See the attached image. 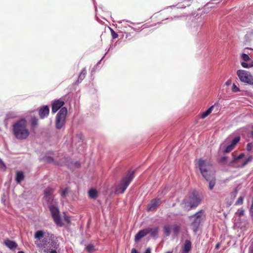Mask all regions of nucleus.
Segmentation results:
<instances>
[{
  "instance_id": "f257e3e1",
  "label": "nucleus",
  "mask_w": 253,
  "mask_h": 253,
  "mask_svg": "<svg viewBox=\"0 0 253 253\" xmlns=\"http://www.w3.org/2000/svg\"><path fill=\"white\" fill-rule=\"evenodd\" d=\"M12 130L14 136L19 140L26 139L30 134L27 121L25 119L15 122L12 126Z\"/></svg>"
},
{
  "instance_id": "f03ea898",
  "label": "nucleus",
  "mask_w": 253,
  "mask_h": 253,
  "mask_svg": "<svg viewBox=\"0 0 253 253\" xmlns=\"http://www.w3.org/2000/svg\"><path fill=\"white\" fill-rule=\"evenodd\" d=\"M197 163L202 176L206 180L209 179V175L214 173L212 170V165L202 158L198 160Z\"/></svg>"
},
{
  "instance_id": "7ed1b4c3",
  "label": "nucleus",
  "mask_w": 253,
  "mask_h": 253,
  "mask_svg": "<svg viewBox=\"0 0 253 253\" xmlns=\"http://www.w3.org/2000/svg\"><path fill=\"white\" fill-rule=\"evenodd\" d=\"M135 171H129L122 179L120 183L116 188V191L123 193L127 188L130 182L132 180L134 177Z\"/></svg>"
},
{
  "instance_id": "20e7f679",
  "label": "nucleus",
  "mask_w": 253,
  "mask_h": 253,
  "mask_svg": "<svg viewBox=\"0 0 253 253\" xmlns=\"http://www.w3.org/2000/svg\"><path fill=\"white\" fill-rule=\"evenodd\" d=\"M67 113V109L66 107H63L57 114L55 117V125L57 129H60L64 127L66 122Z\"/></svg>"
},
{
  "instance_id": "39448f33",
  "label": "nucleus",
  "mask_w": 253,
  "mask_h": 253,
  "mask_svg": "<svg viewBox=\"0 0 253 253\" xmlns=\"http://www.w3.org/2000/svg\"><path fill=\"white\" fill-rule=\"evenodd\" d=\"M245 154L244 153L240 154L238 157H235L231 162V164L236 168H243L250 162L252 159V156L249 157L245 160H242L244 157Z\"/></svg>"
},
{
  "instance_id": "423d86ee",
  "label": "nucleus",
  "mask_w": 253,
  "mask_h": 253,
  "mask_svg": "<svg viewBox=\"0 0 253 253\" xmlns=\"http://www.w3.org/2000/svg\"><path fill=\"white\" fill-rule=\"evenodd\" d=\"M236 74L241 82L253 85V76L250 72L244 70H238Z\"/></svg>"
},
{
  "instance_id": "0eeeda50",
  "label": "nucleus",
  "mask_w": 253,
  "mask_h": 253,
  "mask_svg": "<svg viewBox=\"0 0 253 253\" xmlns=\"http://www.w3.org/2000/svg\"><path fill=\"white\" fill-rule=\"evenodd\" d=\"M52 204H48V207L53 220L57 226L62 227L63 224L60 216L59 210L57 207Z\"/></svg>"
},
{
  "instance_id": "6e6552de",
  "label": "nucleus",
  "mask_w": 253,
  "mask_h": 253,
  "mask_svg": "<svg viewBox=\"0 0 253 253\" xmlns=\"http://www.w3.org/2000/svg\"><path fill=\"white\" fill-rule=\"evenodd\" d=\"M204 214V211L200 210L197 212L195 214L191 216L190 217H193L194 219L191 224L193 231L196 233L198 230L199 226L201 224L202 216Z\"/></svg>"
},
{
  "instance_id": "1a4fd4ad",
  "label": "nucleus",
  "mask_w": 253,
  "mask_h": 253,
  "mask_svg": "<svg viewBox=\"0 0 253 253\" xmlns=\"http://www.w3.org/2000/svg\"><path fill=\"white\" fill-rule=\"evenodd\" d=\"M54 191V189L51 187H47L44 191V200L47 202L48 204L53 203V193Z\"/></svg>"
},
{
  "instance_id": "9d476101",
  "label": "nucleus",
  "mask_w": 253,
  "mask_h": 253,
  "mask_svg": "<svg viewBox=\"0 0 253 253\" xmlns=\"http://www.w3.org/2000/svg\"><path fill=\"white\" fill-rule=\"evenodd\" d=\"M162 203V200L160 198L152 199L150 203L147 206V211H155L156 209L159 207Z\"/></svg>"
},
{
  "instance_id": "9b49d317",
  "label": "nucleus",
  "mask_w": 253,
  "mask_h": 253,
  "mask_svg": "<svg viewBox=\"0 0 253 253\" xmlns=\"http://www.w3.org/2000/svg\"><path fill=\"white\" fill-rule=\"evenodd\" d=\"M65 104V102L62 99L54 100L51 106V111L53 114L56 113L59 109L63 108Z\"/></svg>"
},
{
  "instance_id": "f8f14e48",
  "label": "nucleus",
  "mask_w": 253,
  "mask_h": 253,
  "mask_svg": "<svg viewBox=\"0 0 253 253\" xmlns=\"http://www.w3.org/2000/svg\"><path fill=\"white\" fill-rule=\"evenodd\" d=\"M49 113V109L48 106H43L40 108L39 111V115L41 119L47 117Z\"/></svg>"
},
{
  "instance_id": "ddd939ff",
  "label": "nucleus",
  "mask_w": 253,
  "mask_h": 253,
  "mask_svg": "<svg viewBox=\"0 0 253 253\" xmlns=\"http://www.w3.org/2000/svg\"><path fill=\"white\" fill-rule=\"evenodd\" d=\"M188 199L192 205V207H194V208L197 207L201 202L200 198L197 196L189 197Z\"/></svg>"
},
{
  "instance_id": "4468645a",
  "label": "nucleus",
  "mask_w": 253,
  "mask_h": 253,
  "mask_svg": "<svg viewBox=\"0 0 253 253\" xmlns=\"http://www.w3.org/2000/svg\"><path fill=\"white\" fill-rule=\"evenodd\" d=\"M149 234V230L146 229L140 230L135 236V240L136 241H139L140 239Z\"/></svg>"
},
{
  "instance_id": "2eb2a0df",
  "label": "nucleus",
  "mask_w": 253,
  "mask_h": 253,
  "mask_svg": "<svg viewBox=\"0 0 253 253\" xmlns=\"http://www.w3.org/2000/svg\"><path fill=\"white\" fill-rule=\"evenodd\" d=\"M181 205L182 207L186 211H189L190 210L194 209V207H192V205L188 198L187 199H184Z\"/></svg>"
},
{
  "instance_id": "dca6fc26",
  "label": "nucleus",
  "mask_w": 253,
  "mask_h": 253,
  "mask_svg": "<svg viewBox=\"0 0 253 253\" xmlns=\"http://www.w3.org/2000/svg\"><path fill=\"white\" fill-rule=\"evenodd\" d=\"M210 178L208 180H206L209 181V188L210 190H212L215 185V177L214 175V173L211 174V175H209Z\"/></svg>"
},
{
  "instance_id": "f3484780",
  "label": "nucleus",
  "mask_w": 253,
  "mask_h": 253,
  "mask_svg": "<svg viewBox=\"0 0 253 253\" xmlns=\"http://www.w3.org/2000/svg\"><path fill=\"white\" fill-rule=\"evenodd\" d=\"M4 244L7 247L11 250L14 249L17 247V244L16 242L9 240H6L4 242Z\"/></svg>"
},
{
  "instance_id": "a211bd4d",
  "label": "nucleus",
  "mask_w": 253,
  "mask_h": 253,
  "mask_svg": "<svg viewBox=\"0 0 253 253\" xmlns=\"http://www.w3.org/2000/svg\"><path fill=\"white\" fill-rule=\"evenodd\" d=\"M24 175L23 172L18 171L16 173V181L17 183H20L24 179Z\"/></svg>"
},
{
  "instance_id": "6ab92c4d",
  "label": "nucleus",
  "mask_w": 253,
  "mask_h": 253,
  "mask_svg": "<svg viewBox=\"0 0 253 253\" xmlns=\"http://www.w3.org/2000/svg\"><path fill=\"white\" fill-rule=\"evenodd\" d=\"M89 197L91 199H95L98 196L97 191L95 189H91L88 192Z\"/></svg>"
},
{
  "instance_id": "aec40b11",
  "label": "nucleus",
  "mask_w": 253,
  "mask_h": 253,
  "mask_svg": "<svg viewBox=\"0 0 253 253\" xmlns=\"http://www.w3.org/2000/svg\"><path fill=\"white\" fill-rule=\"evenodd\" d=\"M147 230H149V233H150V235L153 237H155L157 236L158 231H159V227H156L154 229H152L151 228H148Z\"/></svg>"
},
{
  "instance_id": "412c9836",
  "label": "nucleus",
  "mask_w": 253,
  "mask_h": 253,
  "mask_svg": "<svg viewBox=\"0 0 253 253\" xmlns=\"http://www.w3.org/2000/svg\"><path fill=\"white\" fill-rule=\"evenodd\" d=\"M44 232L42 230H38L36 231L34 235L35 239L40 240L44 236Z\"/></svg>"
},
{
  "instance_id": "4be33fe9",
  "label": "nucleus",
  "mask_w": 253,
  "mask_h": 253,
  "mask_svg": "<svg viewBox=\"0 0 253 253\" xmlns=\"http://www.w3.org/2000/svg\"><path fill=\"white\" fill-rule=\"evenodd\" d=\"M191 248V243L189 240H186L184 246V252L185 253H187L189 252Z\"/></svg>"
},
{
  "instance_id": "5701e85b",
  "label": "nucleus",
  "mask_w": 253,
  "mask_h": 253,
  "mask_svg": "<svg viewBox=\"0 0 253 253\" xmlns=\"http://www.w3.org/2000/svg\"><path fill=\"white\" fill-rule=\"evenodd\" d=\"M86 74V71L85 68H84L82 69L80 74L79 76L78 80H77V82L78 83H80L82 81H83Z\"/></svg>"
},
{
  "instance_id": "b1692460",
  "label": "nucleus",
  "mask_w": 253,
  "mask_h": 253,
  "mask_svg": "<svg viewBox=\"0 0 253 253\" xmlns=\"http://www.w3.org/2000/svg\"><path fill=\"white\" fill-rule=\"evenodd\" d=\"M44 160L48 163H50V164H53L55 165H58V163L57 162H55L53 158L51 157H45L44 158Z\"/></svg>"
},
{
  "instance_id": "393cba45",
  "label": "nucleus",
  "mask_w": 253,
  "mask_h": 253,
  "mask_svg": "<svg viewBox=\"0 0 253 253\" xmlns=\"http://www.w3.org/2000/svg\"><path fill=\"white\" fill-rule=\"evenodd\" d=\"M85 249L89 253H92L95 251V247L92 244H88L86 246Z\"/></svg>"
},
{
  "instance_id": "a878e982",
  "label": "nucleus",
  "mask_w": 253,
  "mask_h": 253,
  "mask_svg": "<svg viewBox=\"0 0 253 253\" xmlns=\"http://www.w3.org/2000/svg\"><path fill=\"white\" fill-rule=\"evenodd\" d=\"M245 211V210L243 208H241L239 209L238 211L235 212V215L239 217L240 218L241 216L244 215Z\"/></svg>"
},
{
  "instance_id": "bb28decb",
  "label": "nucleus",
  "mask_w": 253,
  "mask_h": 253,
  "mask_svg": "<svg viewBox=\"0 0 253 253\" xmlns=\"http://www.w3.org/2000/svg\"><path fill=\"white\" fill-rule=\"evenodd\" d=\"M68 192L69 188L68 187H66L65 189H61L60 190V193L62 197H65L68 194Z\"/></svg>"
},
{
  "instance_id": "cd10ccee",
  "label": "nucleus",
  "mask_w": 253,
  "mask_h": 253,
  "mask_svg": "<svg viewBox=\"0 0 253 253\" xmlns=\"http://www.w3.org/2000/svg\"><path fill=\"white\" fill-rule=\"evenodd\" d=\"M164 232L165 234L169 236L170 234V226L169 225H166L164 227Z\"/></svg>"
},
{
  "instance_id": "c85d7f7f",
  "label": "nucleus",
  "mask_w": 253,
  "mask_h": 253,
  "mask_svg": "<svg viewBox=\"0 0 253 253\" xmlns=\"http://www.w3.org/2000/svg\"><path fill=\"white\" fill-rule=\"evenodd\" d=\"M240 140V137L237 136L233 139L230 144L232 145L234 147H235L236 145L239 142Z\"/></svg>"
},
{
  "instance_id": "c756f323",
  "label": "nucleus",
  "mask_w": 253,
  "mask_h": 253,
  "mask_svg": "<svg viewBox=\"0 0 253 253\" xmlns=\"http://www.w3.org/2000/svg\"><path fill=\"white\" fill-rule=\"evenodd\" d=\"M241 65L243 67L245 68H251L253 67V61H252L249 64L246 62H241Z\"/></svg>"
},
{
  "instance_id": "7c9ffc66",
  "label": "nucleus",
  "mask_w": 253,
  "mask_h": 253,
  "mask_svg": "<svg viewBox=\"0 0 253 253\" xmlns=\"http://www.w3.org/2000/svg\"><path fill=\"white\" fill-rule=\"evenodd\" d=\"M43 241H42V242L38 243V241H35V244H36L37 247L40 248V249H43L45 248L46 247V244L43 243Z\"/></svg>"
},
{
  "instance_id": "2f4dec72",
  "label": "nucleus",
  "mask_w": 253,
  "mask_h": 253,
  "mask_svg": "<svg viewBox=\"0 0 253 253\" xmlns=\"http://www.w3.org/2000/svg\"><path fill=\"white\" fill-rule=\"evenodd\" d=\"M31 126H35L38 125V120L36 117H33L31 119Z\"/></svg>"
},
{
  "instance_id": "473e14b6",
  "label": "nucleus",
  "mask_w": 253,
  "mask_h": 253,
  "mask_svg": "<svg viewBox=\"0 0 253 253\" xmlns=\"http://www.w3.org/2000/svg\"><path fill=\"white\" fill-rule=\"evenodd\" d=\"M234 147L231 145V144L228 145L226 148L225 149V150L223 151L224 153H228L230 152L231 150H232Z\"/></svg>"
},
{
  "instance_id": "72a5a7b5",
  "label": "nucleus",
  "mask_w": 253,
  "mask_h": 253,
  "mask_svg": "<svg viewBox=\"0 0 253 253\" xmlns=\"http://www.w3.org/2000/svg\"><path fill=\"white\" fill-rule=\"evenodd\" d=\"M244 197L240 196L235 202L236 205H240L243 203Z\"/></svg>"
},
{
  "instance_id": "f704fd0d",
  "label": "nucleus",
  "mask_w": 253,
  "mask_h": 253,
  "mask_svg": "<svg viewBox=\"0 0 253 253\" xmlns=\"http://www.w3.org/2000/svg\"><path fill=\"white\" fill-rule=\"evenodd\" d=\"M180 229V227L179 225H174L173 230V232L174 233V234H177L179 233Z\"/></svg>"
},
{
  "instance_id": "c9c22d12",
  "label": "nucleus",
  "mask_w": 253,
  "mask_h": 253,
  "mask_svg": "<svg viewBox=\"0 0 253 253\" xmlns=\"http://www.w3.org/2000/svg\"><path fill=\"white\" fill-rule=\"evenodd\" d=\"M241 58L245 62H247L250 59L249 56L245 53L242 54Z\"/></svg>"
},
{
  "instance_id": "e433bc0d",
  "label": "nucleus",
  "mask_w": 253,
  "mask_h": 253,
  "mask_svg": "<svg viewBox=\"0 0 253 253\" xmlns=\"http://www.w3.org/2000/svg\"><path fill=\"white\" fill-rule=\"evenodd\" d=\"M231 90L233 92H237L240 91V89L235 84H233L232 85Z\"/></svg>"
},
{
  "instance_id": "4c0bfd02",
  "label": "nucleus",
  "mask_w": 253,
  "mask_h": 253,
  "mask_svg": "<svg viewBox=\"0 0 253 253\" xmlns=\"http://www.w3.org/2000/svg\"><path fill=\"white\" fill-rule=\"evenodd\" d=\"M111 34L113 39H115L118 37V35L111 28H110Z\"/></svg>"
},
{
  "instance_id": "58836bf2",
  "label": "nucleus",
  "mask_w": 253,
  "mask_h": 253,
  "mask_svg": "<svg viewBox=\"0 0 253 253\" xmlns=\"http://www.w3.org/2000/svg\"><path fill=\"white\" fill-rule=\"evenodd\" d=\"M6 166L3 162L0 159V169L4 170H5Z\"/></svg>"
},
{
  "instance_id": "ea45409f",
  "label": "nucleus",
  "mask_w": 253,
  "mask_h": 253,
  "mask_svg": "<svg viewBox=\"0 0 253 253\" xmlns=\"http://www.w3.org/2000/svg\"><path fill=\"white\" fill-rule=\"evenodd\" d=\"M208 115H209V113L207 112V111H206L201 114L200 118L203 119L206 118Z\"/></svg>"
},
{
  "instance_id": "a19ab883",
  "label": "nucleus",
  "mask_w": 253,
  "mask_h": 253,
  "mask_svg": "<svg viewBox=\"0 0 253 253\" xmlns=\"http://www.w3.org/2000/svg\"><path fill=\"white\" fill-rule=\"evenodd\" d=\"M252 149V144L251 143H248L247 146V150L248 151H250Z\"/></svg>"
},
{
  "instance_id": "79ce46f5",
  "label": "nucleus",
  "mask_w": 253,
  "mask_h": 253,
  "mask_svg": "<svg viewBox=\"0 0 253 253\" xmlns=\"http://www.w3.org/2000/svg\"><path fill=\"white\" fill-rule=\"evenodd\" d=\"M214 105H212L207 110H206L209 115L211 113V112L214 108Z\"/></svg>"
},
{
  "instance_id": "37998d69",
  "label": "nucleus",
  "mask_w": 253,
  "mask_h": 253,
  "mask_svg": "<svg viewBox=\"0 0 253 253\" xmlns=\"http://www.w3.org/2000/svg\"><path fill=\"white\" fill-rule=\"evenodd\" d=\"M64 220L68 224H70L71 223V221H70V218L69 217L67 216H64Z\"/></svg>"
},
{
  "instance_id": "c03bdc74",
  "label": "nucleus",
  "mask_w": 253,
  "mask_h": 253,
  "mask_svg": "<svg viewBox=\"0 0 253 253\" xmlns=\"http://www.w3.org/2000/svg\"><path fill=\"white\" fill-rule=\"evenodd\" d=\"M226 159H227V157H226V156L222 157L220 159L219 162L223 163V162H225L226 160Z\"/></svg>"
},
{
  "instance_id": "a18cd8bd",
  "label": "nucleus",
  "mask_w": 253,
  "mask_h": 253,
  "mask_svg": "<svg viewBox=\"0 0 253 253\" xmlns=\"http://www.w3.org/2000/svg\"><path fill=\"white\" fill-rule=\"evenodd\" d=\"M231 82L232 81L231 80H228L225 82V85L227 86H229L231 84Z\"/></svg>"
},
{
  "instance_id": "49530a36",
  "label": "nucleus",
  "mask_w": 253,
  "mask_h": 253,
  "mask_svg": "<svg viewBox=\"0 0 253 253\" xmlns=\"http://www.w3.org/2000/svg\"><path fill=\"white\" fill-rule=\"evenodd\" d=\"M75 166L76 167H77V168H79L81 166V164L80 163V162H76L75 163Z\"/></svg>"
},
{
  "instance_id": "de8ad7c7",
  "label": "nucleus",
  "mask_w": 253,
  "mask_h": 253,
  "mask_svg": "<svg viewBox=\"0 0 253 253\" xmlns=\"http://www.w3.org/2000/svg\"><path fill=\"white\" fill-rule=\"evenodd\" d=\"M131 253H139L135 249L133 248L131 250Z\"/></svg>"
},
{
  "instance_id": "09e8293b",
  "label": "nucleus",
  "mask_w": 253,
  "mask_h": 253,
  "mask_svg": "<svg viewBox=\"0 0 253 253\" xmlns=\"http://www.w3.org/2000/svg\"><path fill=\"white\" fill-rule=\"evenodd\" d=\"M145 253H151L150 248H149L147 249L145 251Z\"/></svg>"
},
{
  "instance_id": "8fccbe9b",
  "label": "nucleus",
  "mask_w": 253,
  "mask_h": 253,
  "mask_svg": "<svg viewBox=\"0 0 253 253\" xmlns=\"http://www.w3.org/2000/svg\"><path fill=\"white\" fill-rule=\"evenodd\" d=\"M251 212L253 214V202L250 210Z\"/></svg>"
},
{
  "instance_id": "3c124183",
  "label": "nucleus",
  "mask_w": 253,
  "mask_h": 253,
  "mask_svg": "<svg viewBox=\"0 0 253 253\" xmlns=\"http://www.w3.org/2000/svg\"><path fill=\"white\" fill-rule=\"evenodd\" d=\"M220 246V244L219 243H217L216 245V246H215V249H218V248Z\"/></svg>"
},
{
  "instance_id": "603ef678",
  "label": "nucleus",
  "mask_w": 253,
  "mask_h": 253,
  "mask_svg": "<svg viewBox=\"0 0 253 253\" xmlns=\"http://www.w3.org/2000/svg\"><path fill=\"white\" fill-rule=\"evenodd\" d=\"M50 253H57V252L55 250H51L50 252Z\"/></svg>"
},
{
  "instance_id": "864d4df0",
  "label": "nucleus",
  "mask_w": 253,
  "mask_h": 253,
  "mask_svg": "<svg viewBox=\"0 0 253 253\" xmlns=\"http://www.w3.org/2000/svg\"><path fill=\"white\" fill-rule=\"evenodd\" d=\"M252 128H253V130H252L251 131V135H252V136L253 137V126L252 127Z\"/></svg>"
},
{
  "instance_id": "5fc2aeb1",
  "label": "nucleus",
  "mask_w": 253,
  "mask_h": 253,
  "mask_svg": "<svg viewBox=\"0 0 253 253\" xmlns=\"http://www.w3.org/2000/svg\"><path fill=\"white\" fill-rule=\"evenodd\" d=\"M235 192L236 193H237L238 192L237 188H236L235 189Z\"/></svg>"
},
{
  "instance_id": "6e6d98bb",
  "label": "nucleus",
  "mask_w": 253,
  "mask_h": 253,
  "mask_svg": "<svg viewBox=\"0 0 253 253\" xmlns=\"http://www.w3.org/2000/svg\"><path fill=\"white\" fill-rule=\"evenodd\" d=\"M18 253H24V252L23 251H19L18 252Z\"/></svg>"
},
{
  "instance_id": "4d7b16f0",
  "label": "nucleus",
  "mask_w": 253,
  "mask_h": 253,
  "mask_svg": "<svg viewBox=\"0 0 253 253\" xmlns=\"http://www.w3.org/2000/svg\"><path fill=\"white\" fill-rule=\"evenodd\" d=\"M52 244H55V242H52Z\"/></svg>"
},
{
  "instance_id": "13d9d810",
  "label": "nucleus",
  "mask_w": 253,
  "mask_h": 253,
  "mask_svg": "<svg viewBox=\"0 0 253 253\" xmlns=\"http://www.w3.org/2000/svg\"><path fill=\"white\" fill-rule=\"evenodd\" d=\"M171 253V252H167V253Z\"/></svg>"
}]
</instances>
